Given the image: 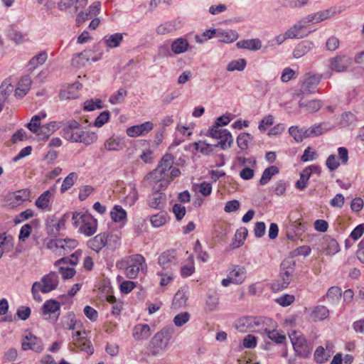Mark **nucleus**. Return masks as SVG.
<instances>
[{
	"label": "nucleus",
	"instance_id": "c756f323",
	"mask_svg": "<svg viewBox=\"0 0 364 364\" xmlns=\"http://www.w3.org/2000/svg\"><path fill=\"white\" fill-rule=\"evenodd\" d=\"M110 217L114 223L127 221V212L122 206L116 205L110 212Z\"/></svg>",
	"mask_w": 364,
	"mask_h": 364
},
{
	"label": "nucleus",
	"instance_id": "13d9d810",
	"mask_svg": "<svg viewBox=\"0 0 364 364\" xmlns=\"http://www.w3.org/2000/svg\"><path fill=\"white\" fill-rule=\"evenodd\" d=\"M330 355L325 356V349L322 346L316 348L314 353V360L317 363H323L328 360Z\"/></svg>",
	"mask_w": 364,
	"mask_h": 364
},
{
	"label": "nucleus",
	"instance_id": "864d4df0",
	"mask_svg": "<svg viewBox=\"0 0 364 364\" xmlns=\"http://www.w3.org/2000/svg\"><path fill=\"white\" fill-rule=\"evenodd\" d=\"M294 300V296L286 294L277 298L275 301L280 306L286 307L291 304Z\"/></svg>",
	"mask_w": 364,
	"mask_h": 364
},
{
	"label": "nucleus",
	"instance_id": "a878e982",
	"mask_svg": "<svg viewBox=\"0 0 364 364\" xmlns=\"http://www.w3.org/2000/svg\"><path fill=\"white\" fill-rule=\"evenodd\" d=\"M321 79V76L319 75H309L306 78L302 85L303 90L309 92H314L316 86L318 85Z\"/></svg>",
	"mask_w": 364,
	"mask_h": 364
},
{
	"label": "nucleus",
	"instance_id": "3c124183",
	"mask_svg": "<svg viewBox=\"0 0 364 364\" xmlns=\"http://www.w3.org/2000/svg\"><path fill=\"white\" fill-rule=\"evenodd\" d=\"M127 95V91L126 90H124V88H120L117 92V93L112 95L109 97V102L112 105L120 103L124 101V99Z\"/></svg>",
	"mask_w": 364,
	"mask_h": 364
},
{
	"label": "nucleus",
	"instance_id": "09e8293b",
	"mask_svg": "<svg viewBox=\"0 0 364 364\" xmlns=\"http://www.w3.org/2000/svg\"><path fill=\"white\" fill-rule=\"evenodd\" d=\"M187 299L188 296L183 291L179 290L176 292L173 297V305L175 307H181L186 304Z\"/></svg>",
	"mask_w": 364,
	"mask_h": 364
},
{
	"label": "nucleus",
	"instance_id": "37998d69",
	"mask_svg": "<svg viewBox=\"0 0 364 364\" xmlns=\"http://www.w3.org/2000/svg\"><path fill=\"white\" fill-rule=\"evenodd\" d=\"M329 315L328 309L324 306H318L312 311L311 316L316 321H322Z\"/></svg>",
	"mask_w": 364,
	"mask_h": 364
},
{
	"label": "nucleus",
	"instance_id": "0e129e2a",
	"mask_svg": "<svg viewBox=\"0 0 364 364\" xmlns=\"http://www.w3.org/2000/svg\"><path fill=\"white\" fill-rule=\"evenodd\" d=\"M274 123V117L272 115L269 114L264 117L259 124V129L262 132L266 131L268 127L272 125Z\"/></svg>",
	"mask_w": 364,
	"mask_h": 364
},
{
	"label": "nucleus",
	"instance_id": "c85d7f7f",
	"mask_svg": "<svg viewBox=\"0 0 364 364\" xmlns=\"http://www.w3.org/2000/svg\"><path fill=\"white\" fill-rule=\"evenodd\" d=\"M189 46V43L186 38H178L174 40L171 43V50L175 54H181L186 52Z\"/></svg>",
	"mask_w": 364,
	"mask_h": 364
},
{
	"label": "nucleus",
	"instance_id": "7c9ffc66",
	"mask_svg": "<svg viewBox=\"0 0 364 364\" xmlns=\"http://www.w3.org/2000/svg\"><path fill=\"white\" fill-rule=\"evenodd\" d=\"M304 27L305 25L301 23V21H299L284 33L286 37L287 38H298L306 36L308 33L304 35L300 34V31Z\"/></svg>",
	"mask_w": 364,
	"mask_h": 364
},
{
	"label": "nucleus",
	"instance_id": "4be33fe9",
	"mask_svg": "<svg viewBox=\"0 0 364 364\" xmlns=\"http://www.w3.org/2000/svg\"><path fill=\"white\" fill-rule=\"evenodd\" d=\"M322 245L326 255H335L340 250L338 242L329 236H326L323 238Z\"/></svg>",
	"mask_w": 364,
	"mask_h": 364
},
{
	"label": "nucleus",
	"instance_id": "ddd939ff",
	"mask_svg": "<svg viewBox=\"0 0 364 364\" xmlns=\"http://www.w3.org/2000/svg\"><path fill=\"white\" fill-rule=\"evenodd\" d=\"M154 128L151 122H146L141 124L134 125L127 129L126 133L129 136L137 137L145 135Z\"/></svg>",
	"mask_w": 364,
	"mask_h": 364
},
{
	"label": "nucleus",
	"instance_id": "423d86ee",
	"mask_svg": "<svg viewBox=\"0 0 364 364\" xmlns=\"http://www.w3.org/2000/svg\"><path fill=\"white\" fill-rule=\"evenodd\" d=\"M80 124L76 120L72 119L65 123L60 133L62 136L68 141L77 142L80 140Z\"/></svg>",
	"mask_w": 364,
	"mask_h": 364
},
{
	"label": "nucleus",
	"instance_id": "69168bd1",
	"mask_svg": "<svg viewBox=\"0 0 364 364\" xmlns=\"http://www.w3.org/2000/svg\"><path fill=\"white\" fill-rule=\"evenodd\" d=\"M83 311H84L85 316L87 318H89L91 321H95L97 320L98 313L94 308H92L90 306H86L84 308Z\"/></svg>",
	"mask_w": 364,
	"mask_h": 364
},
{
	"label": "nucleus",
	"instance_id": "5701e85b",
	"mask_svg": "<svg viewBox=\"0 0 364 364\" xmlns=\"http://www.w3.org/2000/svg\"><path fill=\"white\" fill-rule=\"evenodd\" d=\"M236 46L238 48L258 50L262 47V42L259 38L247 39L238 41Z\"/></svg>",
	"mask_w": 364,
	"mask_h": 364
},
{
	"label": "nucleus",
	"instance_id": "72a5a7b5",
	"mask_svg": "<svg viewBox=\"0 0 364 364\" xmlns=\"http://www.w3.org/2000/svg\"><path fill=\"white\" fill-rule=\"evenodd\" d=\"M166 195L163 193L156 191L148 198V204L151 208L161 209L160 204L162 200H165Z\"/></svg>",
	"mask_w": 364,
	"mask_h": 364
},
{
	"label": "nucleus",
	"instance_id": "f03ea898",
	"mask_svg": "<svg viewBox=\"0 0 364 364\" xmlns=\"http://www.w3.org/2000/svg\"><path fill=\"white\" fill-rule=\"evenodd\" d=\"M173 164V154H165L159 161L156 168L147 174V179H161L162 177L168 176L167 172L171 169Z\"/></svg>",
	"mask_w": 364,
	"mask_h": 364
},
{
	"label": "nucleus",
	"instance_id": "4468645a",
	"mask_svg": "<svg viewBox=\"0 0 364 364\" xmlns=\"http://www.w3.org/2000/svg\"><path fill=\"white\" fill-rule=\"evenodd\" d=\"M108 237V232H101L95 236L93 238L90 239L87 241V245L89 248L92 249L96 252H99L103 247L107 245Z\"/></svg>",
	"mask_w": 364,
	"mask_h": 364
},
{
	"label": "nucleus",
	"instance_id": "a211bd4d",
	"mask_svg": "<svg viewBox=\"0 0 364 364\" xmlns=\"http://www.w3.org/2000/svg\"><path fill=\"white\" fill-rule=\"evenodd\" d=\"M314 47V44L312 41H302L295 47L293 51V56L295 58H299L308 53Z\"/></svg>",
	"mask_w": 364,
	"mask_h": 364
},
{
	"label": "nucleus",
	"instance_id": "338daca9",
	"mask_svg": "<svg viewBox=\"0 0 364 364\" xmlns=\"http://www.w3.org/2000/svg\"><path fill=\"white\" fill-rule=\"evenodd\" d=\"M289 133L291 136H293L296 141H302V129H299L297 126H292L289 127Z\"/></svg>",
	"mask_w": 364,
	"mask_h": 364
},
{
	"label": "nucleus",
	"instance_id": "8fccbe9b",
	"mask_svg": "<svg viewBox=\"0 0 364 364\" xmlns=\"http://www.w3.org/2000/svg\"><path fill=\"white\" fill-rule=\"evenodd\" d=\"M311 176L305 168L300 173V178L296 182L295 186L299 190H304L308 184Z\"/></svg>",
	"mask_w": 364,
	"mask_h": 364
},
{
	"label": "nucleus",
	"instance_id": "6e6d98bb",
	"mask_svg": "<svg viewBox=\"0 0 364 364\" xmlns=\"http://www.w3.org/2000/svg\"><path fill=\"white\" fill-rule=\"evenodd\" d=\"M13 90L14 87L9 80H6L3 82L0 86V95L4 97V100H5L6 97L9 95L11 92H12Z\"/></svg>",
	"mask_w": 364,
	"mask_h": 364
},
{
	"label": "nucleus",
	"instance_id": "79ce46f5",
	"mask_svg": "<svg viewBox=\"0 0 364 364\" xmlns=\"http://www.w3.org/2000/svg\"><path fill=\"white\" fill-rule=\"evenodd\" d=\"M75 346L79 348L81 350L86 352L89 355H92L94 353V348L92 345L91 341L85 337L77 340V342L75 343Z\"/></svg>",
	"mask_w": 364,
	"mask_h": 364
},
{
	"label": "nucleus",
	"instance_id": "4c0bfd02",
	"mask_svg": "<svg viewBox=\"0 0 364 364\" xmlns=\"http://www.w3.org/2000/svg\"><path fill=\"white\" fill-rule=\"evenodd\" d=\"M248 235V230L245 227H242L236 231L235 233V240L232 243V246L233 248H237L240 247L243 243L245 240L246 239Z\"/></svg>",
	"mask_w": 364,
	"mask_h": 364
},
{
	"label": "nucleus",
	"instance_id": "9d476101",
	"mask_svg": "<svg viewBox=\"0 0 364 364\" xmlns=\"http://www.w3.org/2000/svg\"><path fill=\"white\" fill-rule=\"evenodd\" d=\"M58 279V274L55 272H50L43 276L41 281V291L46 294L55 289L59 284Z\"/></svg>",
	"mask_w": 364,
	"mask_h": 364
},
{
	"label": "nucleus",
	"instance_id": "1a4fd4ad",
	"mask_svg": "<svg viewBox=\"0 0 364 364\" xmlns=\"http://www.w3.org/2000/svg\"><path fill=\"white\" fill-rule=\"evenodd\" d=\"M69 218V214H64L59 220H56L53 218H48L46 223V230L48 235L51 237H57L62 228H65V222Z\"/></svg>",
	"mask_w": 364,
	"mask_h": 364
},
{
	"label": "nucleus",
	"instance_id": "cd10ccee",
	"mask_svg": "<svg viewBox=\"0 0 364 364\" xmlns=\"http://www.w3.org/2000/svg\"><path fill=\"white\" fill-rule=\"evenodd\" d=\"M342 296L341 289L337 286L330 287L323 298H326L332 304H337Z\"/></svg>",
	"mask_w": 364,
	"mask_h": 364
},
{
	"label": "nucleus",
	"instance_id": "2eb2a0df",
	"mask_svg": "<svg viewBox=\"0 0 364 364\" xmlns=\"http://www.w3.org/2000/svg\"><path fill=\"white\" fill-rule=\"evenodd\" d=\"M293 273L281 271L279 279L274 280L271 285V288L274 291H282L289 285L292 279Z\"/></svg>",
	"mask_w": 364,
	"mask_h": 364
},
{
	"label": "nucleus",
	"instance_id": "2f4dec72",
	"mask_svg": "<svg viewBox=\"0 0 364 364\" xmlns=\"http://www.w3.org/2000/svg\"><path fill=\"white\" fill-rule=\"evenodd\" d=\"M48 54L45 50L40 52L38 54L33 56L28 62V69L33 70L38 65L43 64L47 60Z\"/></svg>",
	"mask_w": 364,
	"mask_h": 364
},
{
	"label": "nucleus",
	"instance_id": "e433bc0d",
	"mask_svg": "<svg viewBox=\"0 0 364 364\" xmlns=\"http://www.w3.org/2000/svg\"><path fill=\"white\" fill-rule=\"evenodd\" d=\"M253 139V136L247 133H240L237 137V144L240 149L241 151H245L248 148V144L250 141Z\"/></svg>",
	"mask_w": 364,
	"mask_h": 364
},
{
	"label": "nucleus",
	"instance_id": "f704fd0d",
	"mask_svg": "<svg viewBox=\"0 0 364 364\" xmlns=\"http://www.w3.org/2000/svg\"><path fill=\"white\" fill-rule=\"evenodd\" d=\"M60 240L63 243H61L60 246V251L58 252L60 255L69 253L71 250L75 249L78 244L77 241L74 239H60Z\"/></svg>",
	"mask_w": 364,
	"mask_h": 364
},
{
	"label": "nucleus",
	"instance_id": "680f3d73",
	"mask_svg": "<svg viewBox=\"0 0 364 364\" xmlns=\"http://www.w3.org/2000/svg\"><path fill=\"white\" fill-rule=\"evenodd\" d=\"M287 189V183L283 180H279L273 186L272 190L277 196H282L284 194Z\"/></svg>",
	"mask_w": 364,
	"mask_h": 364
},
{
	"label": "nucleus",
	"instance_id": "6e6552de",
	"mask_svg": "<svg viewBox=\"0 0 364 364\" xmlns=\"http://www.w3.org/2000/svg\"><path fill=\"white\" fill-rule=\"evenodd\" d=\"M290 338L296 355L304 358L311 355L312 348L303 336L290 337Z\"/></svg>",
	"mask_w": 364,
	"mask_h": 364
},
{
	"label": "nucleus",
	"instance_id": "bb28decb",
	"mask_svg": "<svg viewBox=\"0 0 364 364\" xmlns=\"http://www.w3.org/2000/svg\"><path fill=\"white\" fill-rule=\"evenodd\" d=\"M232 283L240 284L246 277V271L243 267L236 266L229 274Z\"/></svg>",
	"mask_w": 364,
	"mask_h": 364
},
{
	"label": "nucleus",
	"instance_id": "a18cd8bd",
	"mask_svg": "<svg viewBox=\"0 0 364 364\" xmlns=\"http://www.w3.org/2000/svg\"><path fill=\"white\" fill-rule=\"evenodd\" d=\"M219 298L215 294H208V298L205 302V311L206 312H211L216 309L218 305Z\"/></svg>",
	"mask_w": 364,
	"mask_h": 364
},
{
	"label": "nucleus",
	"instance_id": "393cba45",
	"mask_svg": "<svg viewBox=\"0 0 364 364\" xmlns=\"http://www.w3.org/2000/svg\"><path fill=\"white\" fill-rule=\"evenodd\" d=\"M216 36L220 42L230 43L235 41L238 37V33L234 30L223 31L217 32Z\"/></svg>",
	"mask_w": 364,
	"mask_h": 364
},
{
	"label": "nucleus",
	"instance_id": "774afa93",
	"mask_svg": "<svg viewBox=\"0 0 364 364\" xmlns=\"http://www.w3.org/2000/svg\"><path fill=\"white\" fill-rule=\"evenodd\" d=\"M173 212L175 214L176 218L181 220L186 215V208L181 204H175L173 207Z\"/></svg>",
	"mask_w": 364,
	"mask_h": 364
},
{
	"label": "nucleus",
	"instance_id": "dca6fc26",
	"mask_svg": "<svg viewBox=\"0 0 364 364\" xmlns=\"http://www.w3.org/2000/svg\"><path fill=\"white\" fill-rule=\"evenodd\" d=\"M104 146L109 151L122 150L126 146L125 138L113 135L105 141Z\"/></svg>",
	"mask_w": 364,
	"mask_h": 364
},
{
	"label": "nucleus",
	"instance_id": "7ed1b4c3",
	"mask_svg": "<svg viewBox=\"0 0 364 364\" xmlns=\"http://www.w3.org/2000/svg\"><path fill=\"white\" fill-rule=\"evenodd\" d=\"M171 338L170 331L162 329L156 333L150 342V351L152 355H157L160 351L164 350L168 346Z\"/></svg>",
	"mask_w": 364,
	"mask_h": 364
},
{
	"label": "nucleus",
	"instance_id": "58836bf2",
	"mask_svg": "<svg viewBox=\"0 0 364 364\" xmlns=\"http://www.w3.org/2000/svg\"><path fill=\"white\" fill-rule=\"evenodd\" d=\"M55 122H50L46 125L41 126L39 139L42 140L47 139L56 129Z\"/></svg>",
	"mask_w": 364,
	"mask_h": 364
},
{
	"label": "nucleus",
	"instance_id": "4d7b16f0",
	"mask_svg": "<svg viewBox=\"0 0 364 364\" xmlns=\"http://www.w3.org/2000/svg\"><path fill=\"white\" fill-rule=\"evenodd\" d=\"M31 314V308L28 306H21L16 311V316L22 321L27 320Z\"/></svg>",
	"mask_w": 364,
	"mask_h": 364
},
{
	"label": "nucleus",
	"instance_id": "de8ad7c7",
	"mask_svg": "<svg viewBox=\"0 0 364 364\" xmlns=\"http://www.w3.org/2000/svg\"><path fill=\"white\" fill-rule=\"evenodd\" d=\"M299 107H305L306 110L309 112H316L321 107V103L319 100H316L309 101L306 104L303 102H299Z\"/></svg>",
	"mask_w": 364,
	"mask_h": 364
},
{
	"label": "nucleus",
	"instance_id": "49530a36",
	"mask_svg": "<svg viewBox=\"0 0 364 364\" xmlns=\"http://www.w3.org/2000/svg\"><path fill=\"white\" fill-rule=\"evenodd\" d=\"M77 176L75 173L72 172L69 173L63 181L60 192L63 193L69 188H70L74 185L75 181L77 179Z\"/></svg>",
	"mask_w": 364,
	"mask_h": 364
},
{
	"label": "nucleus",
	"instance_id": "20e7f679",
	"mask_svg": "<svg viewBox=\"0 0 364 364\" xmlns=\"http://www.w3.org/2000/svg\"><path fill=\"white\" fill-rule=\"evenodd\" d=\"M60 303L55 299L46 300L40 310V314L42 316L48 315V317L45 318V319L51 323H55L60 317Z\"/></svg>",
	"mask_w": 364,
	"mask_h": 364
},
{
	"label": "nucleus",
	"instance_id": "aec40b11",
	"mask_svg": "<svg viewBox=\"0 0 364 364\" xmlns=\"http://www.w3.org/2000/svg\"><path fill=\"white\" fill-rule=\"evenodd\" d=\"M350 61L345 56H336L331 60V68L336 72L345 71Z\"/></svg>",
	"mask_w": 364,
	"mask_h": 364
},
{
	"label": "nucleus",
	"instance_id": "f257e3e1",
	"mask_svg": "<svg viewBox=\"0 0 364 364\" xmlns=\"http://www.w3.org/2000/svg\"><path fill=\"white\" fill-rule=\"evenodd\" d=\"M117 265L120 268L125 269V274L129 279L136 278L140 269L144 274L147 272L145 258L139 254L129 256L126 260L118 263Z\"/></svg>",
	"mask_w": 364,
	"mask_h": 364
},
{
	"label": "nucleus",
	"instance_id": "e2e57ef3",
	"mask_svg": "<svg viewBox=\"0 0 364 364\" xmlns=\"http://www.w3.org/2000/svg\"><path fill=\"white\" fill-rule=\"evenodd\" d=\"M326 165L330 171H334L339 167L340 163L336 160V155L331 154L326 159Z\"/></svg>",
	"mask_w": 364,
	"mask_h": 364
},
{
	"label": "nucleus",
	"instance_id": "603ef678",
	"mask_svg": "<svg viewBox=\"0 0 364 364\" xmlns=\"http://www.w3.org/2000/svg\"><path fill=\"white\" fill-rule=\"evenodd\" d=\"M265 331L268 335V338L277 344H282L286 341V336L284 335L279 334L277 331L274 330L269 331L265 329Z\"/></svg>",
	"mask_w": 364,
	"mask_h": 364
},
{
	"label": "nucleus",
	"instance_id": "c9c22d12",
	"mask_svg": "<svg viewBox=\"0 0 364 364\" xmlns=\"http://www.w3.org/2000/svg\"><path fill=\"white\" fill-rule=\"evenodd\" d=\"M31 196V192L28 189H21L10 194V198H14L16 203L19 205L26 200H28Z\"/></svg>",
	"mask_w": 364,
	"mask_h": 364
},
{
	"label": "nucleus",
	"instance_id": "f8f14e48",
	"mask_svg": "<svg viewBox=\"0 0 364 364\" xmlns=\"http://www.w3.org/2000/svg\"><path fill=\"white\" fill-rule=\"evenodd\" d=\"M56 186L54 185L41 194L35 202V205L41 210H51V198L55 193Z\"/></svg>",
	"mask_w": 364,
	"mask_h": 364
},
{
	"label": "nucleus",
	"instance_id": "0eeeda50",
	"mask_svg": "<svg viewBox=\"0 0 364 364\" xmlns=\"http://www.w3.org/2000/svg\"><path fill=\"white\" fill-rule=\"evenodd\" d=\"M21 348L23 350H32L39 353L43 350V341L29 331L22 339Z\"/></svg>",
	"mask_w": 364,
	"mask_h": 364
},
{
	"label": "nucleus",
	"instance_id": "5fc2aeb1",
	"mask_svg": "<svg viewBox=\"0 0 364 364\" xmlns=\"http://www.w3.org/2000/svg\"><path fill=\"white\" fill-rule=\"evenodd\" d=\"M190 318V314L188 312H182L177 314L173 318V323L176 326L180 327L187 323Z\"/></svg>",
	"mask_w": 364,
	"mask_h": 364
},
{
	"label": "nucleus",
	"instance_id": "a19ab883",
	"mask_svg": "<svg viewBox=\"0 0 364 364\" xmlns=\"http://www.w3.org/2000/svg\"><path fill=\"white\" fill-rule=\"evenodd\" d=\"M80 140L77 142H81L85 145H90L95 142L97 139V135L95 132L80 131L79 136Z\"/></svg>",
	"mask_w": 364,
	"mask_h": 364
},
{
	"label": "nucleus",
	"instance_id": "39448f33",
	"mask_svg": "<svg viewBox=\"0 0 364 364\" xmlns=\"http://www.w3.org/2000/svg\"><path fill=\"white\" fill-rule=\"evenodd\" d=\"M206 136L220 139V141L215 144L214 147L220 146L223 150L230 148L233 144L232 136L226 129L216 130L213 129V128H209Z\"/></svg>",
	"mask_w": 364,
	"mask_h": 364
},
{
	"label": "nucleus",
	"instance_id": "ea45409f",
	"mask_svg": "<svg viewBox=\"0 0 364 364\" xmlns=\"http://www.w3.org/2000/svg\"><path fill=\"white\" fill-rule=\"evenodd\" d=\"M341 10L338 9L336 7H331L328 9L318 11L316 13L317 17L316 23H318L327 18H329L335 16L336 14H339Z\"/></svg>",
	"mask_w": 364,
	"mask_h": 364
},
{
	"label": "nucleus",
	"instance_id": "9b49d317",
	"mask_svg": "<svg viewBox=\"0 0 364 364\" xmlns=\"http://www.w3.org/2000/svg\"><path fill=\"white\" fill-rule=\"evenodd\" d=\"M177 263L175 250H168L162 252L158 258V264L164 270L171 269Z\"/></svg>",
	"mask_w": 364,
	"mask_h": 364
},
{
	"label": "nucleus",
	"instance_id": "f3484780",
	"mask_svg": "<svg viewBox=\"0 0 364 364\" xmlns=\"http://www.w3.org/2000/svg\"><path fill=\"white\" fill-rule=\"evenodd\" d=\"M97 229V223L95 219H93L91 216L88 215L87 218L83 220L82 225L80 228V230L82 233L87 236H91L94 235Z\"/></svg>",
	"mask_w": 364,
	"mask_h": 364
},
{
	"label": "nucleus",
	"instance_id": "bf43d9fd",
	"mask_svg": "<svg viewBox=\"0 0 364 364\" xmlns=\"http://www.w3.org/2000/svg\"><path fill=\"white\" fill-rule=\"evenodd\" d=\"M109 119V112L104 111L95 119L94 125L97 127H102Z\"/></svg>",
	"mask_w": 364,
	"mask_h": 364
},
{
	"label": "nucleus",
	"instance_id": "412c9836",
	"mask_svg": "<svg viewBox=\"0 0 364 364\" xmlns=\"http://www.w3.org/2000/svg\"><path fill=\"white\" fill-rule=\"evenodd\" d=\"M151 336L150 327L148 324H137L134 328L133 336L136 340H145Z\"/></svg>",
	"mask_w": 364,
	"mask_h": 364
},
{
	"label": "nucleus",
	"instance_id": "c03bdc74",
	"mask_svg": "<svg viewBox=\"0 0 364 364\" xmlns=\"http://www.w3.org/2000/svg\"><path fill=\"white\" fill-rule=\"evenodd\" d=\"M247 65V61L244 58H240L238 60H232L227 65V70L229 72H233L235 70L242 71Z\"/></svg>",
	"mask_w": 364,
	"mask_h": 364
},
{
	"label": "nucleus",
	"instance_id": "6ab92c4d",
	"mask_svg": "<svg viewBox=\"0 0 364 364\" xmlns=\"http://www.w3.org/2000/svg\"><path fill=\"white\" fill-rule=\"evenodd\" d=\"M31 79L28 75L21 77L15 90V96L18 98L24 97L30 90Z\"/></svg>",
	"mask_w": 364,
	"mask_h": 364
},
{
	"label": "nucleus",
	"instance_id": "b1692460",
	"mask_svg": "<svg viewBox=\"0 0 364 364\" xmlns=\"http://www.w3.org/2000/svg\"><path fill=\"white\" fill-rule=\"evenodd\" d=\"M122 41L123 34L120 33H116L112 35H107L102 38V42L107 47L109 48L118 47Z\"/></svg>",
	"mask_w": 364,
	"mask_h": 364
},
{
	"label": "nucleus",
	"instance_id": "473e14b6",
	"mask_svg": "<svg viewBox=\"0 0 364 364\" xmlns=\"http://www.w3.org/2000/svg\"><path fill=\"white\" fill-rule=\"evenodd\" d=\"M279 172V168L276 166H271L265 168L259 180V184L262 186L266 185L271 180L272 177L277 174Z\"/></svg>",
	"mask_w": 364,
	"mask_h": 364
},
{
	"label": "nucleus",
	"instance_id": "052dcab7",
	"mask_svg": "<svg viewBox=\"0 0 364 364\" xmlns=\"http://www.w3.org/2000/svg\"><path fill=\"white\" fill-rule=\"evenodd\" d=\"M296 262L292 259H286L281 264V271L294 273Z\"/></svg>",
	"mask_w": 364,
	"mask_h": 364
}]
</instances>
